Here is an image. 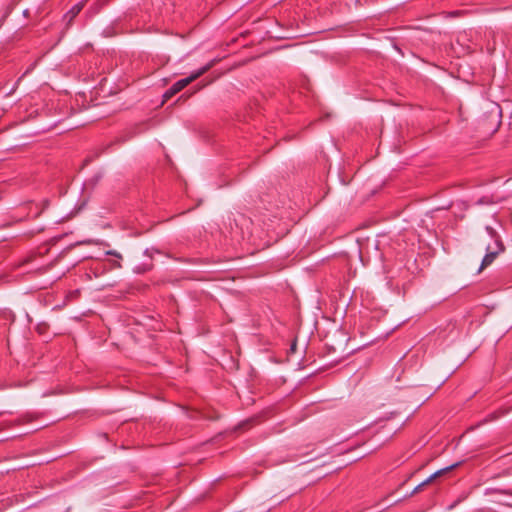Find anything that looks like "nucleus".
Masks as SVG:
<instances>
[{
  "instance_id": "nucleus-2",
  "label": "nucleus",
  "mask_w": 512,
  "mask_h": 512,
  "mask_svg": "<svg viewBox=\"0 0 512 512\" xmlns=\"http://www.w3.org/2000/svg\"><path fill=\"white\" fill-rule=\"evenodd\" d=\"M487 233L492 237L495 238V245L497 247L496 250L490 251V247H487L488 252L483 257L479 271L483 270L484 268L488 267L490 264L493 263L499 252L504 250V245L499 237H496V232L493 228V226H486Z\"/></svg>"
},
{
  "instance_id": "nucleus-8",
  "label": "nucleus",
  "mask_w": 512,
  "mask_h": 512,
  "mask_svg": "<svg viewBox=\"0 0 512 512\" xmlns=\"http://www.w3.org/2000/svg\"><path fill=\"white\" fill-rule=\"evenodd\" d=\"M92 241L91 240H81V241H78L77 244L78 245H83V244H91Z\"/></svg>"
},
{
  "instance_id": "nucleus-1",
  "label": "nucleus",
  "mask_w": 512,
  "mask_h": 512,
  "mask_svg": "<svg viewBox=\"0 0 512 512\" xmlns=\"http://www.w3.org/2000/svg\"><path fill=\"white\" fill-rule=\"evenodd\" d=\"M217 63L216 59L211 60L209 63H207L205 66L201 67L197 71L193 72L190 76L180 79L177 82H175L163 95L164 100H168L172 98L174 95L179 93L181 90H183L186 86H188L190 83H192L194 80L201 77L203 74H205L207 71H209L215 64Z\"/></svg>"
},
{
  "instance_id": "nucleus-12",
  "label": "nucleus",
  "mask_w": 512,
  "mask_h": 512,
  "mask_svg": "<svg viewBox=\"0 0 512 512\" xmlns=\"http://www.w3.org/2000/svg\"><path fill=\"white\" fill-rule=\"evenodd\" d=\"M107 254H109V255H117L116 252H114V251H108Z\"/></svg>"
},
{
  "instance_id": "nucleus-6",
  "label": "nucleus",
  "mask_w": 512,
  "mask_h": 512,
  "mask_svg": "<svg viewBox=\"0 0 512 512\" xmlns=\"http://www.w3.org/2000/svg\"><path fill=\"white\" fill-rule=\"evenodd\" d=\"M492 491H493V492H497V493H502V494L512 495V491H510V490L493 489Z\"/></svg>"
},
{
  "instance_id": "nucleus-11",
  "label": "nucleus",
  "mask_w": 512,
  "mask_h": 512,
  "mask_svg": "<svg viewBox=\"0 0 512 512\" xmlns=\"http://www.w3.org/2000/svg\"><path fill=\"white\" fill-rule=\"evenodd\" d=\"M41 212H42V211H37V212L35 213V215H34L31 219H35L37 216H39V215H40V213H41Z\"/></svg>"
},
{
  "instance_id": "nucleus-10",
  "label": "nucleus",
  "mask_w": 512,
  "mask_h": 512,
  "mask_svg": "<svg viewBox=\"0 0 512 512\" xmlns=\"http://www.w3.org/2000/svg\"><path fill=\"white\" fill-rule=\"evenodd\" d=\"M23 15H24L25 17H28V15H29V10H28V9H25V10L23 11Z\"/></svg>"
},
{
  "instance_id": "nucleus-3",
  "label": "nucleus",
  "mask_w": 512,
  "mask_h": 512,
  "mask_svg": "<svg viewBox=\"0 0 512 512\" xmlns=\"http://www.w3.org/2000/svg\"><path fill=\"white\" fill-rule=\"evenodd\" d=\"M459 465V463H455L453 465H450L446 468H443V469H440L438 471H436L435 473H433L429 478H427L425 481H423L422 483H420L419 485H417L414 490L412 491V494L414 493H417L419 492L424 486H426L427 484H429L432 480H434L436 477L438 476H441L442 474H444L445 472L447 471H450L452 470L453 468L457 467Z\"/></svg>"
},
{
  "instance_id": "nucleus-4",
  "label": "nucleus",
  "mask_w": 512,
  "mask_h": 512,
  "mask_svg": "<svg viewBox=\"0 0 512 512\" xmlns=\"http://www.w3.org/2000/svg\"><path fill=\"white\" fill-rule=\"evenodd\" d=\"M86 0L81 1L74 6L64 15L63 19L67 22V26L71 25L74 18L81 12L85 6Z\"/></svg>"
},
{
  "instance_id": "nucleus-5",
  "label": "nucleus",
  "mask_w": 512,
  "mask_h": 512,
  "mask_svg": "<svg viewBox=\"0 0 512 512\" xmlns=\"http://www.w3.org/2000/svg\"><path fill=\"white\" fill-rule=\"evenodd\" d=\"M490 116L493 118L492 119V132H495L498 127L500 126V116H501V108L496 105L491 111H490Z\"/></svg>"
},
{
  "instance_id": "nucleus-9",
  "label": "nucleus",
  "mask_w": 512,
  "mask_h": 512,
  "mask_svg": "<svg viewBox=\"0 0 512 512\" xmlns=\"http://www.w3.org/2000/svg\"><path fill=\"white\" fill-rule=\"evenodd\" d=\"M460 501H461L460 499H459V500H457V501H455L453 504H451V505L449 506V509H453V508H454V507H455V506H456Z\"/></svg>"
},
{
  "instance_id": "nucleus-7",
  "label": "nucleus",
  "mask_w": 512,
  "mask_h": 512,
  "mask_svg": "<svg viewBox=\"0 0 512 512\" xmlns=\"http://www.w3.org/2000/svg\"><path fill=\"white\" fill-rule=\"evenodd\" d=\"M110 0H98V4H99V9L102 8L103 6L107 5L109 3Z\"/></svg>"
}]
</instances>
